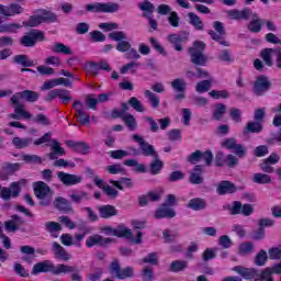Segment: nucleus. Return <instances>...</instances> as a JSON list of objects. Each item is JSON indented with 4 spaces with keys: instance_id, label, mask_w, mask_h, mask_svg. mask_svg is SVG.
I'll return each mask as SVG.
<instances>
[{
    "instance_id": "obj_24",
    "label": "nucleus",
    "mask_w": 281,
    "mask_h": 281,
    "mask_svg": "<svg viewBox=\"0 0 281 281\" xmlns=\"http://www.w3.org/2000/svg\"><path fill=\"white\" fill-rule=\"evenodd\" d=\"M71 150H74V153H79L80 155H89L91 145L86 142L71 140Z\"/></svg>"
},
{
    "instance_id": "obj_12",
    "label": "nucleus",
    "mask_w": 281,
    "mask_h": 281,
    "mask_svg": "<svg viewBox=\"0 0 281 281\" xmlns=\"http://www.w3.org/2000/svg\"><path fill=\"white\" fill-rule=\"evenodd\" d=\"M72 109L76 111V117L79 124L87 126V124H91V116L85 112V105L80 100H75L72 103Z\"/></svg>"
},
{
    "instance_id": "obj_37",
    "label": "nucleus",
    "mask_w": 281,
    "mask_h": 281,
    "mask_svg": "<svg viewBox=\"0 0 281 281\" xmlns=\"http://www.w3.org/2000/svg\"><path fill=\"white\" fill-rule=\"evenodd\" d=\"M54 207L59 210V212H69V200L58 196L53 202Z\"/></svg>"
},
{
    "instance_id": "obj_14",
    "label": "nucleus",
    "mask_w": 281,
    "mask_h": 281,
    "mask_svg": "<svg viewBox=\"0 0 281 281\" xmlns=\"http://www.w3.org/2000/svg\"><path fill=\"white\" fill-rule=\"evenodd\" d=\"M56 98H60L63 104H69V102H71V93L69 90L65 89H55L49 91L45 100L46 102H52V100H56Z\"/></svg>"
},
{
    "instance_id": "obj_35",
    "label": "nucleus",
    "mask_w": 281,
    "mask_h": 281,
    "mask_svg": "<svg viewBox=\"0 0 281 281\" xmlns=\"http://www.w3.org/2000/svg\"><path fill=\"white\" fill-rule=\"evenodd\" d=\"M150 175H159L164 170V161L159 159V154L154 157V160L149 164Z\"/></svg>"
},
{
    "instance_id": "obj_58",
    "label": "nucleus",
    "mask_w": 281,
    "mask_h": 281,
    "mask_svg": "<svg viewBox=\"0 0 281 281\" xmlns=\"http://www.w3.org/2000/svg\"><path fill=\"white\" fill-rule=\"evenodd\" d=\"M142 280L143 281H153V280H155V273L153 272V268H150V266H147L143 269Z\"/></svg>"
},
{
    "instance_id": "obj_26",
    "label": "nucleus",
    "mask_w": 281,
    "mask_h": 281,
    "mask_svg": "<svg viewBox=\"0 0 281 281\" xmlns=\"http://www.w3.org/2000/svg\"><path fill=\"white\" fill-rule=\"evenodd\" d=\"M249 133H262V123L258 121L248 122L244 127L243 135L247 137Z\"/></svg>"
},
{
    "instance_id": "obj_57",
    "label": "nucleus",
    "mask_w": 281,
    "mask_h": 281,
    "mask_svg": "<svg viewBox=\"0 0 281 281\" xmlns=\"http://www.w3.org/2000/svg\"><path fill=\"white\" fill-rule=\"evenodd\" d=\"M182 179H186V173H183V171L181 170L172 171L168 177V181L170 183H175L176 181H182Z\"/></svg>"
},
{
    "instance_id": "obj_29",
    "label": "nucleus",
    "mask_w": 281,
    "mask_h": 281,
    "mask_svg": "<svg viewBox=\"0 0 281 281\" xmlns=\"http://www.w3.org/2000/svg\"><path fill=\"white\" fill-rule=\"evenodd\" d=\"M99 214L101 218H111V216H117V209L113 205L99 206Z\"/></svg>"
},
{
    "instance_id": "obj_19",
    "label": "nucleus",
    "mask_w": 281,
    "mask_h": 281,
    "mask_svg": "<svg viewBox=\"0 0 281 281\" xmlns=\"http://www.w3.org/2000/svg\"><path fill=\"white\" fill-rule=\"evenodd\" d=\"M113 243L112 238H104L101 235H91L86 240L87 247H95V245H99V247H106V245H111Z\"/></svg>"
},
{
    "instance_id": "obj_61",
    "label": "nucleus",
    "mask_w": 281,
    "mask_h": 281,
    "mask_svg": "<svg viewBox=\"0 0 281 281\" xmlns=\"http://www.w3.org/2000/svg\"><path fill=\"white\" fill-rule=\"evenodd\" d=\"M201 161H204L205 166H212V161H214V154H212V150L202 151Z\"/></svg>"
},
{
    "instance_id": "obj_33",
    "label": "nucleus",
    "mask_w": 281,
    "mask_h": 281,
    "mask_svg": "<svg viewBox=\"0 0 281 281\" xmlns=\"http://www.w3.org/2000/svg\"><path fill=\"white\" fill-rule=\"evenodd\" d=\"M256 281H276L273 280V272L270 267H267L262 270H257Z\"/></svg>"
},
{
    "instance_id": "obj_2",
    "label": "nucleus",
    "mask_w": 281,
    "mask_h": 281,
    "mask_svg": "<svg viewBox=\"0 0 281 281\" xmlns=\"http://www.w3.org/2000/svg\"><path fill=\"white\" fill-rule=\"evenodd\" d=\"M71 268L66 265L54 266L52 261L44 260L36 263L32 269L33 276H38V273H54L55 276H59V273H68Z\"/></svg>"
},
{
    "instance_id": "obj_13",
    "label": "nucleus",
    "mask_w": 281,
    "mask_h": 281,
    "mask_svg": "<svg viewBox=\"0 0 281 281\" xmlns=\"http://www.w3.org/2000/svg\"><path fill=\"white\" fill-rule=\"evenodd\" d=\"M171 89L177 93L175 100H186V90L188 89V82L183 78H176L170 82Z\"/></svg>"
},
{
    "instance_id": "obj_46",
    "label": "nucleus",
    "mask_w": 281,
    "mask_h": 281,
    "mask_svg": "<svg viewBox=\"0 0 281 281\" xmlns=\"http://www.w3.org/2000/svg\"><path fill=\"white\" fill-rule=\"evenodd\" d=\"M188 16L190 25H193L195 30H203V21H201V18L196 13L190 12Z\"/></svg>"
},
{
    "instance_id": "obj_4",
    "label": "nucleus",
    "mask_w": 281,
    "mask_h": 281,
    "mask_svg": "<svg viewBox=\"0 0 281 281\" xmlns=\"http://www.w3.org/2000/svg\"><path fill=\"white\" fill-rule=\"evenodd\" d=\"M205 52V43L196 41L193 43V47L189 48V54L191 56V63L199 67H205L207 64V56L203 53Z\"/></svg>"
},
{
    "instance_id": "obj_7",
    "label": "nucleus",
    "mask_w": 281,
    "mask_h": 281,
    "mask_svg": "<svg viewBox=\"0 0 281 281\" xmlns=\"http://www.w3.org/2000/svg\"><path fill=\"white\" fill-rule=\"evenodd\" d=\"M227 210L232 216H238V214L251 216L254 214V204H243L240 201H234L232 205L228 204Z\"/></svg>"
},
{
    "instance_id": "obj_52",
    "label": "nucleus",
    "mask_w": 281,
    "mask_h": 281,
    "mask_svg": "<svg viewBox=\"0 0 281 281\" xmlns=\"http://www.w3.org/2000/svg\"><path fill=\"white\" fill-rule=\"evenodd\" d=\"M229 117L235 124H240L243 122V111L238 108H232L229 110Z\"/></svg>"
},
{
    "instance_id": "obj_56",
    "label": "nucleus",
    "mask_w": 281,
    "mask_h": 281,
    "mask_svg": "<svg viewBox=\"0 0 281 281\" xmlns=\"http://www.w3.org/2000/svg\"><path fill=\"white\" fill-rule=\"evenodd\" d=\"M216 251H218L217 248H206L202 254V260H204V262L214 260V258H216Z\"/></svg>"
},
{
    "instance_id": "obj_42",
    "label": "nucleus",
    "mask_w": 281,
    "mask_h": 281,
    "mask_svg": "<svg viewBox=\"0 0 281 281\" xmlns=\"http://www.w3.org/2000/svg\"><path fill=\"white\" fill-rule=\"evenodd\" d=\"M184 269H188V261L183 260H175L169 267V271H172L173 273H179V271H184Z\"/></svg>"
},
{
    "instance_id": "obj_44",
    "label": "nucleus",
    "mask_w": 281,
    "mask_h": 281,
    "mask_svg": "<svg viewBox=\"0 0 281 281\" xmlns=\"http://www.w3.org/2000/svg\"><path fill=\"white\" fill-rule=\"evenodd\" d=\"M145 98H147V100H148L149 104L153 106V109H159V104L161 103V101L159 100V97L157 94H155L150 90H146Z\"/></svg>"
},
{
    "instance_id": "obj_5",
    "label": "nucleus",
    "mask_w": 281,
    "mask_h": 281,
    "mask_svg": "<svg viewBox=\"0 0 281 281\" xmlns=\"http://www.w3.org/2000/svg\"><path fill=\"white\" fill-rule=\"evenodd\" d=\"M35 195L41 200L40 205L47 206L52 203V189L47 183L40 181L34 188Z\"/></svg>"
},
{
    "instance_id": "obj_47",
    "label": "nucleus",
    "mask_w": 281,
    "mask_h": 281,
    "mask_svg": "<svg viewBox=\"0 0 281 281\" xmlns=\"http://www.w3.org/2000/svg\"><path fill=\"white\" fill-rule=\"evenodd\" d=\"M267 260H269V256L267 255V251L260 250L256 255L254 262L257 267H265V265H267Z\"/></svg>"
},
{
    "instance_id": "obj_30",
    "label": "nucleus",
    "mask_w": 281,
    "mask_h": 281,
    "mask_svg": "<svg viewBox=\"0 0 281 281\" xmlns=\"http://www.w3.org/2000/svg\"><path fill=\"white\" fill-rule=\"evenodd\" d=\"M139 10H142L143 18L149 19L153 15V12H155V4H153L150 1L145 0L143 2L138 3Z\"/></svg>"
},
{
    "instance_id": "obj_1",
    "label": "nucleus",
    "mask_w": 281,
    "mask_h": 281,
    "mask_svg": "<svg viewBox=\"0 0 281 281\" xmlns=\"http://www.w3.org/2000/svg\"><path fill=\"white\" fill-rule=\"evenodd\" d=\"M19 98L25 102L34 103L41 98V93L34 90H24L13 94L10 99V104L14 106V113H18V115H21L24 120H32V114L24 110L25 105L19 101Z\"/></svg>"
},
{
    "instance_id": "obj_8",
    "label": "nucleus",
    "mask_w": 281,
    "mask_h": 281,
    "mask_svg": "<svg viewBox=\"0 0 281 281\" xmlns=\"http://www.w3.org/2000/svg\"><path fill=\"white\" fill-rule=\"evenodd\" d=\"M271 54L276 55V63L278 69H281V47L276 48H263L261 50V58L268 67H273V59Z\"/></svg>"
},
{
    "instance_id": "obj_10",
    "label": "nucleus",
    "mask_w": 281,
    "mask_h": 281,
    "mask_svg": "<svg viewBox=\"0 0 281 281\" xmlns=\"http://www.w3.org/2000/svg\"><path fill=\"white\" fill-rule=\"evenodd\" d=\"M36 41H45V34L42 31L33 30L27 35L22 36L20 43L24 47H34Z\"/></svg>"
},
{
    "instance_id": "obj_38",
    "label": "nucleus",
    "mask_w": 281,
    "mask_h": 281,
    "mask_svg": "<svg viewBox=\"0 0 281 281\" xmlns=\"http://www.w3.org/2000/svg\"><path fill=\"white\" fill-rule=\"evenodd\" d=\"M114 236L117 238H127L131 239L133 236V232L130 228L124 227V225H119L114 228Z\"/></svg>"
},
{
    "instance_id": "obj_50",
    "label": "nucleus",
    "mask_w": 281,
    "mask_h": 281,
    "mask_svg": "<svg viewBox=\"0 0 281 281\" xmlns=\"http://www.w3.org/2000/svg\"><path fill=\"white\" fill-rule=\"evenodd\" d=\"M127 104L134 109V111H137V113H144L146 109L144 108V104H142V101H139L137 98L132 97L130 98Z\"/></svg>"
},
{
    "instance_id": "obj_25",
    "label": "nucleus",
    "mask_w": 281,
    "mask_h": 281,
    "mask_svg": "<svg viewBox=\"0 0 281 281\" xmlns=\"http://www.w3.org/2000/svg\"><path fill=\"white\" fill-rule=\"evenodd\" d=\"M138 201H139L140 207H144V206L148 205V203H150V201L153 203H155L157 201H161V195L159 193L148 192L146 195H140L138 198Z\"/></svg>"
},
{
    "instance_id": "obj_62",
    "label": "nucleus",
    "mask_w": 281,
    "mask_h": 281,
    "mask_svg": "<svg viewBox=\"0 0 281 281\" xmlns=\"http://www.w3.org/2000/svg\"><path fill=\"white\" fill-rule=\"evenodd\" d=\"M23 161L26 164H43V158L38 157L37 155H23Z\"/></svg>"
},
{
    "instance_id": "obj_55",
    "label": "nucleus",
    "mask_w": 281,
    "mask_h": 281,
    "mask_svg": "<svg viewBox=\"0 0 281 281\" xmlns=\"http://www.w3.org/2000/svg\"><path fill=\"white\" fill-rule=\"evenodd\" d=\"M43 23V20H41V15L37 13V15L30 16L29 21L23 22V25L26 27H36V25H41Z\"/></svg>"
},
{
    "instance_id": "obj_27",
    "label": "nucleus",
    "mask_w": 281,
    "mask_h": 281,
    "mask_svg": "<svg viewBox=\"0 0 281 281\" xmlns=\"http://www.w3.org/2000/svg\"><path fill=\"white\" fill-rule=\"evenodd\" d=\"M187 207H189V210H193L194 212H200L201 210H205V207H207V202L201 198H194L189 201Z\"/></svg>"
},
{
    "instance_id": "obj_49",
    "label": "nucleus",
    "mask_w": 281,
    "mask_h": 281,
    "mask_svg": "<svg viewBox=\"0 0 281 281\" xmlns=\"http://www.w3.org/2000/svg\"><path fill=\"white\" fill-rule=\"evenodd\" d=\"M50 49L54 54H65L66 56H69V54H71V48L67 47L63 43L55 44L54 46H52Z\"/></svg>"
},
{
    "instance_id": "obj_45",
    "label": "nucleus",
    "mask_w": 281,
    "mask_h": 281,
    "mask_svg": "<svg viewBox=\"0 0 281 281\" xmlns=\"http://www.w3.org/2000/svg\"><path fill=\"white\" fill-rule=\"evenodd\" d=\"M12 144L18 149L27 148V146H30V144H32V138H21L19 136H15L12 139Z\"/></svg>"
},
{
    "instance_id": "obj_51",
    "label": "nucleus",
    "mask_w": 281,
    "mask_h": 281,
    "mask_svg": "<svg viewBox=\"0 0 281 281\" xmlns=\"http://www.w3.org/2000/svg\"><path fill=\"white\" fill-rule=\"evenodd\" d=\"M212 88V81L211 80H202L196 83L195 91L198 93H207V91Z\"/></svg>"
},
{
    "instance_id": "obj_41",
    "label": "nucleus",
    "mask_w": 281,
    "mask_h": 281,
    "mask_svg": "<svg viewBox=\"0 0 281 281\" xmlns=\"http://www.w3.org/2000/svg\"><path fill=\"white\" fill-rule=\"evenodd\" d=\"M15 65H22V67H34V61L27 59V55H15L13 57Z\"/></svg>"
},
{
    "instance_id": "obj_34",
    "label": "nucleus",
    "mask_w": 281,
    "mask_h": 281,
    "mask_svg": "<svg viewBox=\"0 0 281 281\" xmlns=\"http://www.w3.org/2000/svg\"><path fill=\"white\" fill-rule=\"evenodd\" d=\"M53 252L55 254V258H58L59 260H69V254H67V250L56 241L53 243Z\"/></svg>"
},
{
    "instance_id": "obj_22",
    "label": "nucleus",
    "mask_w": 281,
    "mask_h": 281,
    "mask_svg": "<svg viewBox=\"0 0 281 281\" xmlns=\"http://www.w3.org/2000/svg\"><path fill=\"white\" fill-rule=\"evenodd\" d=\"M238 188L236 187V184H234V182L232 181H221L216 188V192L217 194H220L221 196L225 195V194H234L235 192H237Z\"/></svg>"
},
{
    "instance_id": "obj_32",
    "label": "nucleus",
    "mask_w": 281,
    "mask_h": 281,
    "mask_svg": "<svg viewBox=\"0 0 281 281\" xmlns=\"http://www.w3.org/2000/svg\"><path fill=\"white\" fill-rule=\"evenodd\" d=\"M50 153L48 154L49 159H58V157H63L65 155V148L60 147V143L58 140H53V145L50 148Z\"/></svg>"
},
{
    "instance_id": "obj_6",
    "label": "nucleus",
    "mask_w": 281,
    "mask_h": 281,
    "mask_svg": "<svg viewBox=\"0 0 281 281\" xmlns=\"http://www.w3.org/2000/svg\"><path fill=\"white\" fill-rule=\"evenodd\" d=\"M120 10V4L115 2H94L86 4V11L87 12H104L109 14H113L114 12H117Z\"/></svg>"
},
{
    "instance_id": "obj_53",
    "label": "nucleus",
    "mask_w": 281,
    "mask_h": 281,
    "mask_svg": "<svg viewBox=\"0 0 281 281\" xmlns=\"http://www.w3.org/2000/svg\"><path fill=\"white\" fill-rule=\"evenodd\" d=\"M86 71L91 76H98L100 74V66L95 61H88L86 64Z\"/></svg>"
},
{
    "instance_id": "obj_64",
    "label": "nucleus",
    "mask_w": 281,
    "mask_h": 281,
    "mask_svg": "<svg viewBox=\"0 0 281 281\" xmlns=\"http://www.w3.org/2000/svg\"><path fill=\"white\" fill-rule=\"evenodd\" d=\"M201 150L193 151L190 156L187 157L189 164H199L201 161Z\"/></svg>"
},
{
    "instance_id": "obj_15",
    "label": "nucleus",
    "mask_w": 281,
    "mask_h": 281,
    "mask_svg": "<svg viewBox=\"0 0 281 281\" xmlns=\"http://www.w3.org/2000/svg\"><path fill=\"white\" fill-rule=\"evenodd\" d=\"M269 89H271V81H269V78L265 75L259 76L254 83V93L257 95H265Z\"/></svg>"
},
{
    "instance_id": "obj_63",
    "label": "nucleus",
    "mask_w": 281,
    "mask_h": 281,
    "mask_svg": "<svg viewBox=\"0 0 281 281\" xmlns=\"http://www.w3.org/2000/svg\"><path fill=\"white\" fill-rule=\"evenodd\" d=\"M109 38L121 43L122 41H126V33H124L123 31H115L109 34Z\"/></svg>"
},
{
    "instance_id": "obj_39",
    "label": "nucleus",
    "mask_w": 281,
    "mask_h": 281,
    "mask_svg": "<svg viewBox=\"0 0 281 281\" xmlns=\"http://www.w3.org/2000/svg\"><path fill=\"white\" fill-rule=\"evenodd\" d=\"M16 30H21V24L19 23L0 24L1 34H14Z\"/></svg>"
},
{
    "instance_id": "obj_54",
    "label": "nucleus",
    "mask_w": 281,
    "mask_h": 281,
    "mask_svg": "<svg viewBox=\"0 0 281 281\" xmlns=\"http://www.w3.org/2000/svg\"><path fill=\"white\" fill-rule=\"evenodd\" d=\"M209 34L213 41H216V43H220V45H223L224 47H229V42L223 40V36L221 33H216L215 31H209Z\"/></svg>"
},
{
    "instance_id": "obj_18",
    "label": "nucleus",
    "mask_w": 281,
    "mask_h": 281,
    "mask_svg": "<svg viewBox=\"0 0 281 281\" xmlns=\"http://www.w3.org/2000/svg\"><path fill=\"white\" fill-rule=\"evenodd\" d=\"M19 170H21V162H4L1 167L0 179L2 181H8L9 177L14 175V172H19Z\"/></svg>"
},
{
    "instance_id": "obj_20",
    "label": "nucleus",
    "mask_w": 281,
    "mask_h": 281,
    "mask_svg": "<svg viewBox=\"0 0 281 281\" xmlns=\"http://www.w3.org/2000/svg\"><path fill=\"white\" fill-rule=\"evenodd\" d=\"M233 271H235V273H238L239 276H241V278H244V280H255L258 276V269L255 268H245L243 266H236L233 268Z\"/></svg>"
},
{
    "instance_id": "obj_43",
    "label": "nucleus",
    "mask_w": 281,
    "mask_h": 281,
    "mask_svg": "<svg viewBox=\"0 0 281 281\" xmlns=\"http://www.w3.org/2000/svg\"><path fill=\"white\" fill-rule=\"evenodd\" d=\"M252 181L259 186H265L267 183H271V176L258 172L252 176Z\"/></svg>"
},
{
    "instance_id": "obj_31",
    "label": "nucleus",
    "mask_w": 281,
    "mask_h": 281,
    "mask_svg": "<svg viewBox=\"0 0 281 281\" xmlns=\"http://www.w3.org/2000/svg\"><path fill=\"white\" fill-rule=\"evenodd\" d=\"M252 16L254 20L249 22L248 30L252 34H258V32L262 31V24L265 23V21L260 20V18H258V14L256 13Z\"/></svg>"
},
{
    "instance_id": "obj_23",
    "label": "nucleus",
    "mask_w": 281,
    "mask_h": 281,
    "mask_svg": "<svg viewBox=\"0 0 281 281\" xmlns=\"http://www.w3.org/2000/svg\"><path fill=\"white\" fill-rule=\"evenodd\" d=\"M0 14H2V16H14V14H23V7L16 3H12L10 5L0 4Z\"/></svg>"
},
{
    "instance_id": "obj_21",
    "label": "nucleus",
    "mask_w": 281,
    "mask_h": 281,
    "mask_svg": "<svg viewBox=\"0 0 281 281\" xmlns=\"http://www.w3.org/2000/svg\"><path fill=\"white\" fill-rule=\"evenodd\" d=\"M176 216L177 213L170 206H168L167 203H162L160 207L156 210L154 218H175Z\"/></svg>"
},
{
    "instance_id": "obj_3",
    "label": "nucleus",
    "mask_w": 281,
    "mask_h": 281,
    "mask_svg": "<svg viewBox=\"0 0 281 281\" xmlns=\"http://www.w3.org/2000/svg\"><path fill=\"white\" fill-rule=\"evenodd\" d=\"M109 271L111 276L117 278V280H131V278H135V269L131 266L122 269V263H120L117 259H114L110 263Z\"/></svg>"
},
{
    "instance_id": "obj_48",
    "label": "nucleus",
    "mask_w": 281,
    "mask_h": 281,
    "mask_svg": "<svg viewBox=\"0 0 281 281\" xmlns=\"http://www.w3.org/2000/svg\"><path fill=\"white\" fill-rule=\"evenodd\" d=\"M238 254L239 256H248V254H254V244L251 241L240 244Z\"/></svg>"
},
{
    "instance_id": "obj_17",
    "label": "nucleus",
    "mask_w": 281,
    "mask_h": 281,
    "mask_svg": "<svg viewBox=\"0 0 281 281\" xmlns=\"http://www.w3.org/2000/svg\"><path fill=\"white\" fill-rule=\"evenodd\" d=\"M205 172L207 171L203 168V166L195 165L190 171L189 182H191L193 186H201V183L204 181L203 175H205Z\"/></svg>"
},
{
    "instance_id": "obj_60",
    "label": "nucleus",
    "mask_w": 281,
    "mask_h": 281,
    "mask_svg": "<svg viewBox=\"0 0 281 281\" xmlns=\"http://www.w3.org/2000/svg\"><path fill=\"white\" fill-rule=\"evenodd\" d=\"M180 21H181V18H179V14L177 13V11L170 12L168 16V22H169V25H171V27H179Z\"/></svg>"
},
{
    "instance_id": "obj_9",
    "label": "nucleus",
    "mask_w": 281,
    "mask_h": 281,
    "mask_svg": "<svg viewBox=\"0 0 281 281\" xmlns=\"http://www.w3.org/2000/svg\"><path fill=\"white\" fill-rule=\"evenodd\" d=\"M189 37H190V33L186 31H181L178 34L168 35L167 41L168 43H170V45H172L176 52H183V44L181 43H186V41H188Z\"/></svg>"
},
{
    "instance_id": "obj_36",
    "label": "nucleus",
    "mask_w": 281,
    "mask_h": 281,
    "mask_svg": "<svg viewBox=\"0 0 281 281\" xmlns=\"http://www.w3.org/2000/svg\"><path fill=\"white\" fill-rule=\"evenodd\" d=\"M226 113H227V105L223 103H217L213 111V120H215V122H221V120H223Z\"/></svg>"
},
{
    "instance_id": "obj_11",
    "label": "nucleus",
    "mask_w": 281,
    "mask_h": 281,
    "mask_svg": "<svg viewBox=\"0 0 281 281\" xmlns=\"http://www.w3.org/2000/svg\"><path fill=\"white\" fill-rule=\"evenodd\" d=\"M132 139L139 145V148L145 157H157V150L155 147L150 145V143L146 142L144 137L139 136L138 134L132 135Z\"/></svg>"
},
{
    "instance_id": "obj_28",
    "label": "nucleus",
    "mask_w": 281,
    "mask_h": 281,
    "mask_svg": "<svg viewBox=\"0 0 281 281\" xmlns=\"http://www.w3.org/2000/svg\"><path fill=\"white\" fill-rule=\"evenodd\" d=\"M36 14H40L42 23H55V21H57L58 19V16L55 13H53L52 11H47L45 9H38L36 11Z\"/></svg>"
},
{
    "instance_id": "obj_40",
    "label": "nucleus",
    "mask_w": 281,
    "mask_h": 281,
    "mask_svg": "<svg viewBox=\"0 0 281 281\" xmlns=\"http://www.w3.org/2000/svg\"><path fill=\"white\" fill-rule=\"evenodd\" d=\"M122 122H124L128 131H137V120L133 114H125Z\"/></svg>"
},
{
    "instance_id": "obj_59",
    "label": "nucleus",
    "mask_w": 281,
    "mask_h": 281,
    "mask_svg": "<svg viewBox=\"0 0 281 281\" xmlns=\"http://www.w3.org/2000/svg\"><path fill=\"white\" fill-rule=\"evenodd\" d=\"M143 262L145 265H159V257L157 256V252H150L147 255V257L143 258Z\"/></svg>"
},
{
    "instance_id": "obj_16",
    "label": "nucleus",
    "mask_w": 281,
    "mask_h": 281,
    "mask_svg": "<svg viewBox=\"0 0 281 281\" xmlns=\"http://www.w3.org/2000/svg\"><path fill=\"white\" fill-rule=\"evenodd\" d=\"M10 188L3 187L0 189V199H3V201H10L12 196L13 199H16V196L21 194V187H19V182H12Z\"/></svg>"
}]
</instances>
